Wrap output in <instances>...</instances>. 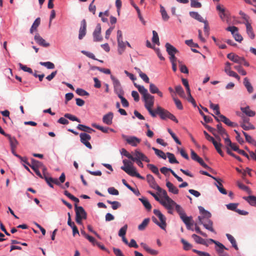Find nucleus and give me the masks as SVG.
I'll return each instance as SVG.
<instances>
[{"label": "nucleus", "instance_id": "c9c22d12", "mask_svg": "<svg viewBox=\"0 0 256 256\" xmlns=\"http://www.w3.org/2000/svg\"><path fill=\"white\" fill-rule=\"evenodd\" d=\"M122 184L130 190L136 196L140 194V192L138 189H134L128 184L124 179L122 180Z\"/></svg>", "mask_w": 256, "mask_h": 256}, {"label": "nucleus", "instance_id": "2f4dec72", "mask_svg": "<svg viewBox=\"0 0 256 256\" xmlns=\"http://www.w3.org/2000/svg\"><path fill=\"white\" fill-rule=\"evenodd\" d=\"M139 200L142 202L145 208L148 211L152 209V206L148 200L145 198L142 197L139 198Z\"/></svg>", "mask_w": 256, "mask_h": 256}, {"label": "nucleus", "instance_id": "1a4fd4ad", "mask_svg": "<svg viewBox=\"0 0 256 256\" xmlns=\"http://www.w3.org/2000/svg\"><path fill=\"white\" fill-rule=\"evenodd\" d=\"M110 78L113 82L114 90L115 92L118 95L120 94H124V92L122 90L120 81L112 75L110 76Z\"/></svg>", "mask_w": 256, "mask_h": 256}, {"label": "nucleus", "instance_id": "4468645a", "mask_svg": "<svg viewBox=\"0 0 256 256\" xmlns=\"http://www.w3.org/2000/svg\"><path fill=\"white\" fill-rule=\"evenodd\" d=\"M86 20H82L80 22V26L79 30L78 38L82 40L86 36Z\"/></svg>", "mask_w": 256, "mask_h": 256}, {"label": "nucleus", "instance_id": "a211bd4d", "mask_svg": "<svg viewBox=\"0 0 256 256\" xmlns=\"http://www.w3.org/2000/svg\"><path fill=\"white\" fill-rule=\"evenodd\" d=\"M126 140L128 144L133 146H136L141 142L140 139L134 136L128 137Z\"/></svg>", "mask_w": 256, "mask_h": 256}, {"label": "nucleus", "instance_id": "3c124183", "mask_svg": "<svg viewBox=\"0 0 256 256\" xmlns=\"http://www.w3.org/2000/svg\"><path fill=\"white\" fill-rule=\"evenodd\" d=\"M92 126L98 130H101L103 132L108 133L110 128L106 127H103L100 126L96 124H93Z\"/></svg>", "mask_w": 256, "mask_h": 256}, {"label": "nucleus", "instance_id": "6ab92c4d", "mask_svg": "<svg viewBox=\"0 0 256 256\" xmlns=\"http://www.w3.org/2000/svg\"><path fill=\"white\" fill-rule=\"evenodd\" d=\"M34 39L36 43L40 46L46 48L50 46V44L46 42V41L41 37L38 34H36L34 36Z\"/></svg>", "mask_w": 256, "mask_h": 256}, {"label": "nucleus", "instance_id": "dca6fc26", "mask_svg": "<svg viewBox=\"0 0 256 256\" xmlns=\"http://www.w3.org/2000/svg\"><path fill=\"white\" fill-rule=\"evenodd\" d=\"M180 218L186 225L187 229L194 230L191 228L194 224V222L192 216H187L186 214Z\"/></svg>", "mask_w": 256, "mask_h": 256}, {"label": "nucleus", "instance_id": "9d476101", "mask_svg": "<svg viewBox=\"0 0 256 256\" xmlns=\"http://www.w3.org/2000/svg\"><path fill=\"white\" fill-rule=\"evenodd\" d=\"M158 192L161 194L162 196H163L164 199L160 200V203L162 204V202H164L165 203H168V206H170V204H174V201L172 198H170L167 194V192L166 190H162L161 188L160 190H157Z\"/></svg>", "mask_w": 256, "mask_h": 256}, {"label": "nucleus", "instance_id": "39448f33", "mask_svg": "<svg viewBox=\"0 0 256 256\" xmlns=\"http://www.w3.org/2000/svg\"><path fill=\"white\" fill-rule=\"evenodd\" d=\"M44 178L48 186L50 188H53L54 186L52 184L60 186L62 183L64 182L66 179V176L65 174L62 172L59 178V180L57 178H54L52 177H48L46 176H44Z\"/></svg>", "mask_w": 256, "mask_h": 256}, {"label": "nucleus", "instance_id": "37998d69", "mask_svg": "<svg viewBox=\"0 0 256 256\" xmlns=\"http://www.w3.org/2000/svg\"><path fill=\"white\" fill-rule=\"evenodd\" d=\"M166 155L168 158L169 162L170 164H178V162L176 160L174 155L170 152H167Z\"/></svg>", "mask_w": 256, "mask_h": 256}, {"label": "nucleus", "instance_id": "a18cd8bd", "mask_svg": "<svg viewBox=\"0 0 256 256\" xmlns=\"http://www.w3.org/2000/svg\"><path fill=\"white\" fill-rule=\"evenodd\" d=\"M118 53L121 54L123 53V52L125 50L126 48V43L124 41H120V42L118 43Z\"/></svg>", "mask_w": 256, "mask_h": 256}, {"label": "nucleus", "instance_id": "0eeeda50", "mask_svg": "<svg viewBox=\"0 0 256 256\" xmlns=\"http://www.w3.org/2000/svg\"><path fill=\"white\" fill-rule=\"evenodd\" d=\"M80 141L86 148L91 150L92 146L89 140H91V136L86 132H82L80 134Z\"/></svg>", "mask_w": 256, "mask_h": 256}, {"label": "nucleus", "instance_id": "4d7b16f0", "mask_svg": "<svg viewBox=\"0 0 256 256\" xmlns=\"http://www.w3.org/2000/svg\"><path fill=\"white\" fill-rule=\"evenodd\" d=\"M20 68L24 72H28L30 74H32V70L31 68L28 67L24 65L21 63L18 64Z\"/></svg>", "mask_w": 256, "mask_h": 256}, {"label": "nucleus", "instance_id": "4be33fe9", "mask_svg": "<svg viewBox=\"0 0 256 256\" xmlns=\"http://www.w3.org/2000/svg\"><path fill=\"white\" fill-rule=\"evenodd\" d=\"M245 24L246 26L247 34L251 39H254L255 37V35L250 24L248 22H246Z\"/></svg>", "mask_w": 256, "mask_h": 256}, {"label": "nucleus", "instance_id": "338daca9", "mask_svg": "<svg viewBox=\"0 0 256 256\" xmlns=\"http://www.w3.org/2000/svg\"><path fill=\"white\" fill-rule=\"evenodd\" d=\"M190 6L192 8H200L202 4L198 0H190Z\"/></svg>", "mask_w": 256, "mask_h": 256}, {"label": "nucleus", "instance_id": "f3484780", "mask_svg": "<svg viewBox=\"0 0 256 256\" xmlns=\"http://www.w3.org/2000/svg\"><path fill=\"white\" fill-rule=\"evenodd\" d=\"M227 58L234 62L238 63L240 64H242V60H244L243 57H240L232 52L228 54L227 55Z\"/></svg>", "mask_w": 256, "mask_h": 256}, {"label": "nucleus", "instance_id": "20e7f679", "mask_svg": "<svg viewBox=\"0 0 256 256\" xmlns=\"http://www.w3.org/2000/svg\"><path fill=\"white\" fill-rule=\"evenodd\" d=\"M76 211V221L79 224H82V220H86L87 218V214L84 208L81 206L74 204Z\"/></svg>", "mask_w": 256, "mask_h": 256}, {"label": "nucleus", "instance_id": "f8f14e48", "mask_svg": "<svg viewBox=\"0 0 256 256\" xmlns=\"http://www.w3.org/2000/svg\"><path fill=\"white\" fill-rule=\"evenodd\" d=\"M155 114H158L162 120H166L168 118L169 112L160 106L158 108L154 110Z\"/></svg>", "mask_w": 256, "mask_h": 256}, {"label": "nucleus", "instance_id": "5fc2aeb1", "mask_svg": "<svg viewBox=\"0 0 256 256\" xmlns=\"http://www.w3.org/2000/svg\"><path fill=\"white\" fill-rule=\"evenodd\" d=\"M210 108L214 110H216L215 114L218 116H219L220 114L219 106L218 104H214L211 102H210Z\"/></svg>", "mask_w": 256, "mask_h": 256}, {"label": "nucleus", "instance_id": "13d9d810", "mask_svg": "<svg viewBox=\"0 0 256 256\" xmlns=\"http://www.w3.org/2000/svg\"><path fill=\"white\" fill-rule=\"evenodd\" d=\"M181 242L184 244V248L186 250H188L192 248V246L191 244L188 243L184 238L181 239Z\"/></svg>", "mask_w": 256, "mask_h": 256}, {"label": "nucleus", "instance_id": "6e6552de", "mask_svg": "<svg viewBox=\"0 0 256 256\" xmlns=\"http://www.w3.org/2000/svg\"><path fill=\"white\" fill-rule=\"evenodd\" d=\"M216 120L219 122L220 121L222 122L228 126L231 127H236L238 126V124L234 122H231L228 118L222 114H220L218 117H217L214 115H212Z\"/></svg>", "mask_w": 256, "mask_h": 256}, {"label": "nucleus", "instance_id": "c03bdc74", "mask_svg": "<svg viewBox=\"0 0 256 256\" xmlns=\"http://www.w3.org/2000/svg\"><path fill=\"white\" fill-rule=\"evenodd\" d=\"M160 12H161L162 18L163 20H164V21H167L169 19L170 17L168 16L166 10H165L163 6H160Z\"/></svg>", "mask_w": 256, "mask_h": 256}, {"label": "nucleus", "instance_id": "79ce46f5", "mask_svg": "<svg viewBox=\"0 0 256 256\" xmlns=\"http://www.w3.org/2000/svg\"><path fill=\"white\" fill-rule=\"evenodd\" d=\"M240 126L245 130L255 129V127L250 122L247 124H240Z\"/></svg>", "mask_w": 256, "mask_h": 256}, {"label": "nucleus", "instance_id": "aec40b11", "mask_svg": "<svg viewBox=\"0 0 256 256\" xmlns=\"http://www.w3.org/2000/svg\"><path fill=\"white\" fill-rule=\"evenodd\" d=\"M113 117V113L112 112H109L103 116L102 122L106 124L110 125L112 122Z\"/></svg>", "mask_w": 256, "mask_h": 256}, {"label": "nucleus", "instance_id": "864d4df0", "mask_svg": "<svg viewBox=\"0 0 256 256\" xmlns=\"http://www.w3.org/2000/svg\"><path fill=\"white\" fill-rule=\"evenodd\" d=\"M123 94H118V96L120 99L122 106L126 108L128 106L129 104L128 100L124 97L122 96V95Z\"/></svg>", "mask_w": 256, "mask_h": 256}, {"label": "nucleus", "instance_id": "e433bc0d", "mask_svg": "<svg viewBox=\"0 0 256 256\" xmlns=\"http://www.w3.org/2000/svg\"><path fill=\"white\" fill-rule=\"evenodd\" d=\"M218 132L222 136H228V134L226 131V130L222 128V124H218L216 126Z\"/></svg>", "mask_w": 256, "mask_h": 256}, {"label": "nucleus", "instance_id": "49530a36", "mask_svg": "<svg viewBox=\"0 0 256 256\" xmlns=\"http://www.w3.org/2000/svg\"><path fill=\"white\" fill-rule=\"evenodd\" d=\"M106 202L108 204H111L112 205V208L114 210H117L121 206L120 204L118 201L112 202L110 200H107Z\"/></svg>", "mask_w": 256, "mask_h": 256}, {"label": "nucleus", "instance_id": "ddd939ff", "mask_svg": "<svg viewBox=\"0 0 256 256\" xmlns=\"http://www.w3.org/2000/svg\"><path fill=\"white\" fill-rule=\"evenodd\" d=\"M101 34V26L100 24H98L93 32L94 40V42H101L102 40V36Z\"/></svg>", "mask_w": 256, "mask_h": 256}, {"label": "nucleus", "instance_id": "7ed1b4c3", "mask_svg": "<svg viewBox=\"0 0 256 256\" xmlns=\"http://www.w3.org/2000/svg\"><path fill=\"white\" fill-rule=\"evenodd\" d=\"M153 212L154 214L158 218L160 222H159L154 216H152V222L158 226L162 229L165 230L166 224V218L164 216L159 210L156 209H154Z\"/></svg>", "mask_w": 256, "mask_h": 256}, {"label": "nucleus", "instance_id": "680f3d73", "mask_svg": "<svg viewBox=\"0 0 256 256\" xmlns=\"http://www.w3.org/2000/svg\"><path fill=\"white\" fill-rule=\"evenodd\" d=\"M128 228L127 224H125L123 227H122L118 232V236L120 237H124L125 236V234L126 232V230Z\"/></svg>", "mask_w": 256, "mask_h": 256}, {"label": "nucleus", "instance_id": "58836bf2", "mask_svg": "<svg viewBox=\"0 0 256 256\" xmlns=\"http://www.w3.org/2000/svg\"><path fill=\"white\" fill-rule=\"evenodd\" d=\"M40 18H38L36 19L34 22L33 23L30 29V32L31 34L33 33V32L34 30H36L40 24Z\"/></svg>", "mask_w": 256, "mask_h": 256}, {"label": "nucleus", "instance_id": "603ef678", "mask_svg": "<svg viewBox=\"0 0 256 256\" xmlns=\"http://www.w3.org/2000/svg\"><path fill=\"white\" fill-rule=\"evenodd\" d=\"M40 64L41 66H46L48 69H53L54 68V64L50 62H40Z\"/></svg>", "mask_w": 256, "mask_h": 256}, {"label": "nucleus", "instance_id": "de8ad7c7", "mask_svg": "<svg viewBox=\"0 0 256 256\" xmlns=\"http://www.w3.org/2000/svg\"><path fill=\"white\" fill-rule=\"evenodd\" d=\"M148 167L152 170V172L155 174L156 176H160L158 168L152 164H148Z\"/></svg>", "mask_w": 256, "mask_h": 256}, {"label": "nucleus", "instance_id": "a878e982", "mask_svg": "<svg viewBox=\"0 0 256 256\" xmlns=\"http://www.w3.org/2000/svg\"><path fill=\"white\" fill-rule=\"evenodd\" d=\"M77 128L79 130H82V131H84V132L90 133V134H91L92 132H95V130H93L92 128L88 126H86L85 125L81 124H78V126H77Z\"/></svg>", "mask_w": 256, "mask_h": 256}, {"label": "nucleus", "instance_id": "9b49d317", "mask_svg": "<svg viewBox=\"0 0 256 256\" xmlns=\"http://www.w3.org/2000/svg\"><path fill=\"white\" fill-rule=\"evenodd\" d=\"M198 224H203L204 226L206 229L209 230L210 231L212 232H214V230L212 227L213 224L211 220H208L206 222H204V220H202V218L201 217V216H199L198 217Z\"/></svg>", "mask_w": 256, "mask_h": 256}, {"label": "nucleus", "instance_id": "69168bd1", "mask_svg": "<svg viewBox=\"0 0 256 256\" xmlns=\"http://www.w3.org/2000/svg\"><path fill=\"white\" fill-rule=\"evenodd\" d=\"M192 237L194 238V241L200 244H202V243H203V240L204 239L202 238L201 237L198 236V235L196 234H193L192 236Z\"/></svg>", "mask_w": 256, "mask_h": 256}, {"label": "nucleus", "instance_id": "c756f323", "mask_svg": "<svg viewBox=\"0 0 256 256\" xmlns=\"http://www.w3.org/2000/svg\"><path fill=\"white\" fill-rule=\"evenodd\" d=\"M244 84L245 87L246 88L247 90L249 93H252L254 90V88L251 84L249 82L248 78H245L244 80Z\"/></svg>", "mask_w": 256, "mask_h": 256}, {"label": "nucleus", "instance_id": "c85d7f7f", "mask_svg": "<svg viewBox=\"0 0 256 256\" xmlns=\"http://www.w3.org/2000/svg\"><path fill=\"white\" fill-rule=\"evenodd\" d=\"M246 200L250 205L256 206V197L254 196H245L243 198Z\"/></svg>", "mask_w": 256, "mask_h": 256}, {"label": "nucleus", "instance_id": "0e129e2a", "mask_svg": "<svg viewBox=\"0 0 256 256\" xmlns=\"http://www.w3.org/2000/svg\"><path fill=\"white\" fill-rule=\"evenodd\" d=\"M234 68L242 76L246 74V72L240 66H234Z\"/></svg>", "mask_w": 256, "mask_h": 256}, {"label": "nucleus", "instance_id": "72a5a7b5", "mask_svg": "<svg viewBox=\"0 0 256 256\" xmlns=\"http://www.w3.org/2000/svg\"><path fill=\"white\" fill-rule=\"evenodd\" d=\"M226 236L228 240L230 242L231 244H232V246L236 250H238V245L236 244V240L234 237L232 236L231 234H226Z\"/></svg>", "mask_w": 256, "mask_h": 256}, {"label": "nucleus", "instance_id": "052dcab7", "mask_svg": "<svg viewBox=\"0 0 256 256\" xmlns=\"http://www.w3.org/2000/svg\"><path fill=\"white\" fill-rule=\"evenodd\" d=\"M168 133L170 134L172 138L178 144L180 145L182 144L181 142L178 139L176 134L172 132V131L170 128H168Z\"/></svg>", "mask_w": 256, "mask_h": 256}, {"label": "nucleus", "instance_id": "f704fd0d", "mask_svg": "<svg viewBox=\"0 0 256 256\" xmlns=\"http://www.w3.org/2000/svg\"><path fill=\"white\" fill-rule=\"evenodd\" d=\"M190 16L196 20L200 22H203L204 20L202 17V16L198 12H190Z\"/></svg>", "mask_w": 256, "mask_h": 256}, {"label": "nucleus", "instance_id": "393cba45", "mask_svg": "<svg viewBox=\"0 0 256 256\" xmlns=\"http://www.w3.org/2000/svg\"><path fill=\"white\" fill-rule=\"evenodd\" d=\"M198 209L202 215V216H201L202 218V220H204V218L208 219L207 220H210L209 218L211 217V214L210 212L205 210L203 207L200 206L198 207Z\"/></svg>", "mask_w": 256, "mask_h": 256}, {"label": "nucleus", "instance_id": "8fccbe9b", "mask_svg": "<svg viewBox=\"0 0 256 256\" xmlns=\"http://www.w3.org/2000/svg\"><path fill=\"white\" fill-rule=\"evenodd\" d=\"M168 203H165L164 202H162V205L164 206L168 210V212L170 214H172L173 213V212H172V209L174 206V205L176 204V202H174V204H170V206H168Z\"/></svg>", "mask_w": 256, "mask_h": 256}, {"label": "nucleus", "instance_id": "cd10ccee", "mask_svg": "<svg viewBox=\"0 0 256 256\" xmlns=\"http://www.w3.org/2000/svg\"><path fill=\"white\" fill-rule=\"evenodd\" d=\"M242 112L248 116H254L255 115V112L252 110L248 106L245 108H240Z\"/></svg>", "mask_w": 256, "mask_h": 256}, {"label": "nucleus", "instance_id": "09e8293b", "mask_svg": "<svg viewBox=\"0 0 256 256\" xmlns=\"http://www.w3.org/2000/svg\"><path fill=\"white\" fill-rule=\"evenodd\" d=\"M152 42L158 45L160 44L158 34L155 30L152 31Z\"/></svg>", "mask_w": 256, "mask_h": 256}, {"label": "nucleus", "instance_id": "412c9836", "mask_svg": "<svg viewBox=\"0 0 256 256\" xmlns=\"http://www.w3.org/2000/svg\"><path fill=\"white\" fill-rule=\"evenodd\" d=\"M142 248L148 254L152 256H156L158 254V251L150 248L146 244L142 242L140 244Z\"/></svg>", "mask_w": 256, "mask_h": 256}, {"label": "nucleus", "instance_id": "473e14b6", "mask_svg": "<svg viewBox=\"0 0 256 256\" xmlns=\"http://www.w3.org/2000/svg\"><path fill=\"white\" fill-rule=\"evenodd\" d=\"M43 166L42 162L36 160L34 159H32V164H30V166L32 168H38Z\"/></svg>", "mask_w": 256, "mask_h": 256}, {"label": "nucleus", "instance_id": "7c9ffc66", "mask_svg": "<svg viewBox=\"0 0 256 256\" xmlns=\"http://www.w3.org/2000/svg\"><path fill=\"white\" fill-rule=\"evenodd\" d=\"M216 150L222 156H224V154L223 152L221 150V148L222 146V144L219 142H217L216 140L213 142H212Z\"/></svg>", "mask_w": 256, "mask_h": 256}, {"label": "nucleus", "instance_id": "bb28decb", "mask_svg": "<svg viewBox=\"0 0 256 256\" xmlns=\"http://www.w3.org/2000/svg\"><path fill=\"white\" fill-rule=\"evenodd\" d=\"M166 186L168 188V190L174 194H178V190L172 182L169 181L166 182Z\"/></svg>", "mask_w": 256, "mask_h": 256}, {"label": "nucleus", "instance_id": "2eb2a0df", "mask_svg": "<svg viewBox=\"0 0 256 256\" xmlns=\"http://www.w3.org/2000/svg\"><path fill=\"white\" fill-rule=\"evenodd\" d=\"M146 180L149 184L150 186L154 189L156 190H160L161 188H160L156 183V180L154 178V176L150 174H147L146 176Z\"/></svg>", "mask_w": 256, "mask_h": 256}, {"label": "nucleus", "instance_id": "423d86ee", "mask_svg": "<svg viewBox=\"0 0 256 256\" xmlns=\"http://www.w3.org/2000/svg\"><path fill=\"white\" fill-rule=\"evenodd\" d=\"M132 154L133 159H131L132 161L143 160L146 162H150V159L144 154L140 152L138 150H136Z\"/></svg>", "mask_w": 256, "mask_h": 256}, {"label": "nucleus", "instance_id": "a19ab883", "mask_svg": "<svg viewBox=\"0 0 256 256\" xmlns=\"http://www.w3.org/2000/svg\"><path fill=\"white\" fill-rule=\"evenodd\" d=\"M152 149L154 151L156 154L160 158H161L164 160L166 158V154L162 150H158L154 147Z\"/></svg>", "mask_w": 256, "mask_h": 256}, {"label": "nucleus", "instance_id": "5701e85b", "mask_svg": "<svg viewBox=\"0 0 256 256\" xmlns=\"http://www.w3.org/2000/svg\"><path fill=\"white\" fill-rule=\"evenodd\" d=\"M212 178L216 180L218 184H216V187L218 188V190L221 192L222 194H226L227 192L226 190L223 188L222 184L221 183V180L220 179H218L215 177H212Z\"/></svg>", "mask_w": 256, "mask_h": 256}, {"label": "nucleus", "instance_id": "f03ea898", "mask_svg": "<svg viewBox=\"0 0 256 256\" xmlns=\"http://www.w3.org/2000/svg\"><path fill=\"white\" fill-rule=\"evenodd\" d=\"M123 164L124 166L121 167V169L124 170L128 174L132 176H136L141 180H144V177L141 176L136 171V168L132 166V164L131 162L128 160H124Z\"/></svg>", "mask_w": 256, "mask_h": 256}, {"label": "nucleus", "instance_id": "6e6d98bb", "mask_svg": "<svg viewBox=\"0 0 256 256\" xmlns=\"http://www.w3.org/2000/svg\"><path fill=\"white\" fill-rule=\"evenodd\" d=\"M238 206V204L236 203H230L228 204H226V208L228 210L234 211L236 212V210H238L237 209V206Z\"/></svg>", "mask_w": 256, "mask_h": 256}, {"label": "nucleus", "instance_id": "ea45409f", "mask_svg": "<svg viewBox=\"0 0 256 256\" xmlns=\"http://www.w3.org/2000/svg\"><path fill=\"white\" fill-rule=\"evenodd\" d=\"M174 207H175L176 210L180 218L182 217L183 216H184V215H186V213H185L184 210H183V208L181 207V206L180 205L176 203V204L174 205Z\"/></svg>", "mask_w": 256, "mask_h": 256}, {"label": "nucleus", "instance_id": "f257e3e1", "mask_svg": "<svg viewBox=\"0 0 256 256\" xmlns=\"http://www.w3.org/2000/svg\"><path fill=\"white\" fill-rule=\"evenodd\" d=\"M134 86L138 88V92L142 96V98L144 102V106L148 110L152 116L156 117V114L154 110H152V108L154 104V96L150 94L144 86L138 84L134 83Z\"/></svg>", "mask_w": 256, "mask_h": 256}, {"label": "nucleus", "instance_id": "b1692460", "mask_svg": "<svg viewBox=\"0 0 256 256\" xmlns=\"http://www.w3.org/2000/svg\"><path fill=\"white\" fill-rule=\"evenodd\" d=\"M166 52L169 55L176 54L178 52V50L170 44L167 42L166 44Z\"/></svg>", "mask_w": 256, "mask_h": 256}, {"label": "nucleus", "instance_id": "bf43d9fd", "mask_svg": "<svg viewBox=\"0 0 256 256\" xmlns=\"http://www.w3.org/2000/svg\"><path fill=\"white\" fill-rule=\"evenodd\" d=\"M64 117L72 120V121H76L78 122H80V119H78V118H76V116H73L70 114H64Z\"/></svg>", "mask_w": 256, "mask_h": 256}, {"label": "nucleus", "instance_id": "4c0bfd02", "mask_svg": "<svg viewBox=\"0 0 256 256\" xmlns=\"http://www.w3.org/2000/svg\"><path fill=\"white\" fill-rule=\"evenodd\" d=\"M150 219L149 218H145L142 222L138 226V229L139 230H144L148 226Z\"/></svg>", "mask_w": 256, "mask_h": 256}, {"label": "nucleus", "instance_id": "e2e57ef3", "mask_svg": "<svg viewBox=\"0 0 256 256\" xmlns=\"http://www.w3.org/2000/svg\"><path fill=\"white\" fill-rule=\"evenodd\" d=\"M76 92L80 96H88L89 94L86 92L85 90L80 88H78L76 90Z\"/></svg>", "mask_w": 256, "mask_h": 256}, {"label": "nucleus", "instance_id": "774afa93", "mask_svg": "<svg viewBox=\"0 0 256 256\" xmlns=\"http://www.w3.org/2000/svg\"><path fill=\"white\" fill-rule=\"evenodd\" d=\"M176 92L180 96H182L184 94V90L180 85L176 86L175 87Z\"/></svg>", "mask_w": 256, "mask_h": 256}]
</instances>
